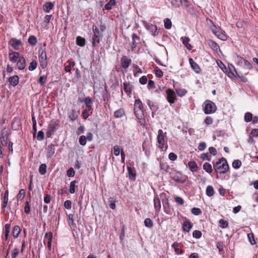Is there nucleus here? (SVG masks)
Listing matches in <instances>:
<instances>
[{
	"instance_id": "1",
	"label": "nucleus",
	"mask_w": 258,
	"mask_h": 258,
	"mask_svg": "<svg viewBox=\"0 0 258 258\" xmlns=\"http://www.w3.org/2000/svg\"><path fill=\"white\" fill-rule=\"evenodd\" d=\"M214 168L220 173H224L228 171L229 166L226 160L222 157L214 165Z\"/></svg>"
},
{
	"instance_id": "2",
	"label": "nucleus",
	"mask_w": 258,
	"mask_h": 258,
	"mask_svg": "<svg viewBox=\"0 0 258 258\" xmlns=\"http://www.w3.org/2000/svg\"><path fill=\"white\" fill-rule=\"evenodd\" d=\"M134 112L136 116L139 119H141L144 116L143 105L140 99H136L134 104Z\"/></svg>"
},
{
	"instance_id": "3",
	"label": "nucleus",
	"mask_w": 258,
	"mask_h": 258,
	"mask_svg": "<svg viewBox=\"0 0 258 258\" xmlns=\"http://www.w3.org/2000/svg\"><path fill=\"white\" fill-rule=\"evenodd\" d=\"M203 109L205 114H209L215 112L217 107L214 103L211 101L207 100L203 104Z\"/></svg>"
},
{
	"instance_id": "4",
	"label": "nucleus",
	"mask_w": 258,
	"mask_h": 258,
	"mask_svg": "<svg viewBox=\"0 0 258 258\" xmlns=\"http://www.w3.org/2000/svg\"><path fill=\"white\" fill-rule=\"evenodd\" d=\"M236 62L240 67L246 71H248L252 68L251 64L241 56H237L236 58Z\"/></svg>"
},
{
	"instance_id": "5",
	"label": "nucleus",
	"mask_w": 258,
	"mask_h": 258,
	"mask_svg": "<svg viewBox=\"0 0 258 258\" xmlns=\"http://www.w3.org/2000/svg\"><path fill=\"white\" fill-rule=\"evenodd\" d=\"M166 134V133H164L162 130H159L158 131L157 142L160 149H163L164 148L165 143Z\"/></svg>"
},
{
	"instance_id": "6",
	"label": "nucleus",
	"mask_w": 258,
	"mask_h": 258,
	"mask_svg": "<svg viewBox=\"0 0 258 258\" xmlns=\"http://www.w3.org/2000/svg\"><path fill=\"white\" fill-rule=\"evenodd\" d=\"M143 24L146 29L148 30L152 35L156 36L158 34V32H157V26L156 25L147 22H144Z\"/></svg>"
},
{
	"instance_id": "7",
	"label": "nucleus",
	"mask_w": 258,
	"mask_h": 258,
	"mask_svg": "<svg viewBox=\"0 0 258 258\" xmlns=\"http://www.w3.org/2000/svg\"><path fill=\"white\" fill-rule=\"evenodd\" d=\"M232 67L233 68V71L231 70V69L230 68V72H231L232 75H233L234 77H236V76L238 77L243 82H246L247 81V78H245V77H244L242 75V74H247L248 73V71H245V72H243H243L238 73V72H237V71H236L235 69L234 68V67L233 66H232Z\"/></svg>"
},
{
	"instance_id": "8",
	"label": "nucleus",
	"mask_w": 258,
	"mask_h": 258,
	"mask_svg": "<svg viewBox=\"0 0 258 258\" xmlns=\"http://www.w3.org/2000/svg\"><path fill=\"white\" fill-rule=\"evenodd\" d=\"M39 59L40 63V66L42 68L44 69L47 67V56L46 52L44 51H42L39 55Z\"/></svg>"
},
{
	"instance_id": "9",
	"label": "nucleus",
	"mask_w": 258,
	"mask_h": 258,
	"mask_svg": "<svg viewBox=\"0 0 258 258\" xmlns=\"http://www.w3.org/2000/svg\"><path fill=\"white\" fill-rule=\"evenodd\" d=\"M172 178L176 182L183 183L187 179V177L185 175H182L180 173H176L172 175Z\"/></svg>"
},
{
	"instance_id": "10",
	"label": "nucleus",
	"mask_w": 258,
	"mask_h": 258,
	"mask_svg": "<svg viewBox=\"0 0 258 258\" xmlns=\"http://www.w3.org/2000/svg\"><path fill=\"white\" fill-rule=\"evenodd\" d=\"M166 94L168 101L170 104L174 103L176 98L175 94L174 92L172 90L168 89L166 90Z\"/></svg>"
},
{
	"instance_id": "11",
	"label": "nucleus",
	"mask_w": 258,
	"mask_h": 258,
	"mask_svg": "<svg viewBox=\"0 0 258 258\" xmlns=\"http://www.w3.org/2000/svg\"><path fill=\"white\" fill-rule=\"evenodd\" d=\"M56 124L54 122H51L49 124L47 131L46 132V136L48 138H50L54 134L56 131Z\"/></svg>"
},
{
	"instance_id": "12",
	"label": "nucleus",
	"mask_w": 258,
	"mask_h": 258,
	"mask_svg": "<svg viewBox=\"0 0 258 258\" xmlns=\"http://www.w3.org/2000/svg\"><path fill=\"white\" fill-rule=\"evenodd\" d=\"M189 62L190 64L191 67L195 73L199 74L201 72V68L193 60L192 58H190L189 59Z\"/></svg>"
},
{
	"instance_id": "13",
	"label": "nucleus",
	"mask_w": 258,
	"mask_h": 258,
	"mask_svg": "<svg viewBox=\"0 0 258 258\" xmlns=\"http://www.w3.org/2000/svg\"><path fill=\"white\" fill-rule=\"evenodd\" d=\"M131 63V59L124 56L121 59V67L124 69H127Z\"/></svg>"
},
{
	"instance_id": "14",
	"label": "nucleus",
	"mask_w": 258,
	"mask_h": 258,
	"mask_svg": "<svg viewBox=\"0 0 258 258\" xmlns=\"http://www.w3.org/2000/svg\"><path fill=\"white\" fill-rule=\"evenodd\" d=\"M17 65L19 70H22L25 69L26 67V60L23 56H21L19 57Z\"/></svg>"
},
{
	"instance_id": "15",
	"label": "nucleus",
	"mask_w": 258,
	"mask_h": 258,
	"mask_svg": "<svg viewBox=\"0 0 258 258\" xmlns=\"http://www.w3.org/2000/svg\"><path fill=\"white\" fill-rule=\"evenodd\" d=\"M47 154L46 156L47 158L51 157L55 153V147L53 144H50L47 146Z\"/></svg>"
},
{
	"instance_id": "16",
	"label": "nucleus",
	"mask_w": 258,
	"mask_h": 258,
	"mask_svg": "<svg viewBox=\"0 0 258 258\" xmlns=\"http://www.w3.org/2000/svg\"><path fill=\"white\" fill-rule=\"evenodd\" d=\"M20 56L17 52H12L9 53V59L12 62H16Z\"/></svg>"
},
{
	"instance_id": "17",
	"label": "nucleus",
	"mask_w": 258,
	"mask_h": 258,
	"mask_svg": "<svg viewBox=\"0 0 258 258\" xmlns=\"http://www.w3.org/2000/svg\"><path fill=\"white\" fill-rule=\"evenodd\" d=\"M154 206L155 210L159 212L161 209L160 200L158 196H155L154 198Z\"/></svg>"
},
{
	"instance_id": "18",
	"label": "nucleus",
	"mask_w": 258,
	"mask_h": 258,
	"mask_svg": "<svg viewBox=\"0 0 258 258\" xmlns=\"http://www.w3.org/2000/svg\"><path fill=\"white\" fill-rule=\"evenodd\" d=\"M186 3H187L186 0H171V4L174 8H178Z\"/></svg>"
},
{
	"instance_id": "19",
	"label": "nucleus",
	"mask_w": 258,
	"mask_h": 258,
	"mask_svg": "<svg viewBox=\"0 0 258 258\" xmlns=\"http://www.w3.org/2000/svg\"><path fill=\"white\" fill-rule=\"evenodd\" d=\"M19 77L17 75L11 77L9 79L10 84L13 86H16L19 83Z\"/></svg>"
},
{
	"instance_id": "20",
	"label": "nucleus",
	"mask_w": 258,
	"mask_h": 258,
	"mask_svg": "<svg viewBox=\"0 0 258 258\" xmlns=\"http://www.w3.org/2000/svg\"><path fill=\"white\" fill-rule=\"evenodd\" d=\"M192 228V225L188 221H185L182 224V230L184 232H188Z\"/></svg>"
},
{
	"instance_id": "21",
	"label": "nucleus",
	"mask_w": 258,
	"mask_h": 258,
	"mask_svg": "<svg viewBox=\"0 0 258 258\" xmlns=\"http://www.w3.org/2000/svg\"><path fill=\"white\" fill-rule=\"evenodd\" d=\"M188 166L191 172H194L197 170L198 166L196 163L195 161H189L188 163Z\"/></svg>"
},
{
	"instance_id": "22",
	"label": "nucleus",
	"mask_w": 258,
	"mask_h": 258,
	"mask_svg": "<svg viewBox=\"0 0 258 258\" xmlns=\"http://www.w3.org/2000/svg\"><path fill=\"white\" fill-rule=\"evenodd\" d=\"M11 45L15 50H18L19 46L21 45V41L19 40L12 39Z\"/></svg>"
},
{
	"instance_id": "23",
	"label": "nucleus",
	"mask_w": 258,
	"mask_h": 258,
	"mask_svg": "<svg viewBox=\"0 0 258 258\" xmlns=\"http://www.w3.org/2000/svg\"><path fill=\"white\" fill-rule=\"evenodd\" d=\"M54 7L53 3L49 2L45 3L43 6V9L46 12H49Z\"/></svg>"
},
{
	"instance_id": "24",
	"label": "nucleus",
	"mask_w": 258,
	"mask_h": 258,
	"mask_svg": "<svg viewBox=\"0 0 258 258\" xmlns=\"http://www.w3.org/2000/svg\"><path fill=\"white\" fill-rule=\"evenodd\" d=\"M139 37H138V36L136 34H134L133 35H132V49H134V48H135L137 46V41H139Z\"/></svg>"
},
{
	"instance_id": "25",
	"label": "nucleus",
	"mask_w": 258,
	"mask_h": 258,
	"mask_svg": "<svg viewBox=\"0 0 258 258\" xmlns=\"http://www.w3.org/2000/svg\"><path fill=\"white\" fill-rule=\"evenodd\" d=\"M206 195L208 197H212L214 194V190L213 187L211 185H208L206 188Z\"/></svg>"
},
{
	"instance_id": "26",
	"label": "nucleus",
	"mask_w": 258,
	"mask_h": 258,
	"mask_svg": "<svg viewBox=\"0 0 258 258\" xmlns=\"http://www.w3.org/2000/svg\"><path fill=\"white\" fill-rule=\"evenodd\" d=\"M76 43L80 46H84L85 44V39L81 36H78L76 38Z\"/></svg>"
},
{
	"instance_id": "27",
	"label": "nucleus",
	"mask_w": 258,
	"mask_h": 258,
	"mask_svg": "<svg viewBox=\"0 0 258 258\" xmlns=\"http://www.w3.org/2000/svg\"><path fill=\"white\" fill-rule=\"evenodd\" d=\"M68 115L70 119L72 121L75 120L78 117L77 115L76 114L75 110L73 109L69 112Z\"/></svg>"
},
{
	"instance_id": "28",
	"label": "nucleus",
	"mask_w": 258,
	"mask_h": 258,
	"mask_svg": "<svg viewBox=\"0 0 258 258\" xmlns=\"http://www.w3.org/2000/svg\"><path fill=\"white\" fill-rule=\"evenodd\" d=\"M8 195H9V191L8 190H7L4 194V201H3V204L2 205V207L3 208H6L7 206L8 202Z\"/></svg>"
},
{
	"instance_id": "29",
	"label": "nucleus",
	"mask_w": 258,
	"mask_h": 258,
	"mask_svg": "<svg viewBox=\"0 0 258 258\" xmlns=\"http://www.w3.org/2000/svg\"><path fill=\"white\" fill-rule=\"evenodd\" d=\"M45 237L48 238V241H47V246L48 248L50 249L51 248V240L52 238V233H46L45 235Z\"/></svg>"
},
{
	"instance_id": "30",
	"label": "nucleus",
	"mask_w": 258,
	"mask_h": 258,
	"mask_svg": "<svg viewBox=\"0 0 258 258\" xmlns=\"http://www.w3.org/2000/svg\"><path fill=\"white\" fill-rule=\"evenodd\" d=\"M124 114V110L122 108H120L114 112V116L116 118L121 117Z\"/></svg>"
},
{
	"instance_id": "31",
	"label": "nucleus",
	"mask_w": 258,
	"mask_h": 258,
	"mask_svg": "<svg viewBox=\"0 0 258 258\" xmlns=\"http://www.w3.org/2000/svg\"><path fill=\"white\" fill-rule=\"evenodd\" d=\"M204 169L209 173H210L212 171V165L209 163H205L203 165Z\"/></svg>"
},
{
	"instance_id": "32",
	"label": "nucleus",
	"mask_w": 258,
	"mask_h": 258,
	"mask_svg": "<svg viewBox=\"0 0 258 258\" xmlns=\"http://www.w3.org/2000/svg\"><path fill=\"white\" fill-rule=\"evenodd\" d=\"M20 231H21V230H20V228L19 226H14L13 230V236L15 238H17L19 236Z\"/></svg>"
},
{
	"instance_id": "33",
	"label": "nucleus",
	"mask_w": 258,
	"mask_h": 258,
	"mask_svg": "<svg viewBox=\"0 0 258 258\" xmlns=\"http://www.w3.org/2000/svg\"><path fill=\"white\" fill-rule=\"evenodd\" d=\"M46 165L45 164H42L39 168V172L40 174L44 175L46 172Z\"/></svg>"
},
{
	"instance_id": "34",
	"label": "nucleus",
	"mask_w": 258,
	"mask_h": 258,
	"mask_svg": "<svg viewBox=\"0 0 258 258\" xmlns=\"http://www.w3.org/2000/svg\"><path fill=\"white\" fill-rule=\"evenodd\" d=\"M101 36H97L93 35L92 37V44L93 46H95L97 44L100 42V38Z\"/></svg>"
},
{
	"instance_id": "35",
	"label": "nucleus",
	"mask_w": 258,
	"mask_h": 258,
	"mask_svg": "<svg viewBox=\"0 0 258 258\" xmlns=\"http://www.w3.org/2000/svg\"><path fill=\"white\" fill-rule=\"evenodd\" d=\"M69 64L65 67V71L67 72L71 73V68L74 67L75 66V62L72 61H68Z\"/></svg>"
},
{
	"instance_id": "36",
	"label": "nucleus",
	"mask_w": 258,
	"mask_h": 258,
	"mask_svg": "<svg viewBox=\"0 0 258 258\" xmlns=\"http://www.w3.org/2000/svg\"><path fill=\"white\" fill-rule=\"evenodd\" d=\"M115 4V0H110L105 6V9L107 10H111L112 7Z\"/></svg>"
},
{
	"instance_id": "37",
	"label": "nucleus",
	"mask_w": 258,
	"mask_h": 258,
	"mask_svg": "<svg viewBox=\"0 0 258 258\" xmlns=\"http://www.w3.org/2000/svg\"><path fill=\"white\" fill-rule=\"evenodd\" d=\"M208 44L211 48L214 50H217L219 48L217 44L212 40H210Z\"/></svg>"
},
{
	"instance_id": "38",
	"label": "nucleus",
	"mask_w": 258,
	"mask_h": 258,
	"mask_svg": "<svg viewBox=\"0 0 258 258\" xmlns=\"http://www.w3.org/2000/svg\"><path fill=\"white\" fill-rule=\"evenodd\" d=\"M164 27L166 29H170L172 26V23L171 20L169 19L166 18L164 20Z\"/></svg>"
},
{
	"instance_id": "39",
	"label": "nucleus",
	"mask_w": 258,
	"mask_h": 258,
	"mask_svg": "<svg viewBox=\"0 0 258 258\" xmlns=\"http://www.w3.org/2000/svg\"><path fill=\"white\" fill-rule=\"evenodd\" d=\"M216 36L222 40H226L227 39V36L220 30H219V32H218Z\"/></svg>"
},
{
	"instance_id": "40",
	"label": "nucleus",
	"mask_w": 258,
	"mask_h": 258,
	"mask_svg": "<svg viewBox=\"0 0 258 258\" xmlns=\"http://www.w3.org/2000/svg\"><path fill=\"white\" fill-rule=\"evenodd\" d=\"M247 237L251 244L253 245L255 244L256 242L254 238V235L252 233H248L247 234Z\"/></svg>"
},
{
	"instance_id": "41",
	"label": "nucleus",
	"mask_w": 258,
	"mask_h": 258,
	"mask_svg": "<svg viewBox=\"0 0 258 258\" xmlns=\"http://www.w3.org/2000/svg\"><path fill=\"white\" fill-rule=\"evenodd\" d=\"M176 92L178 96L182 97L184 96L187 93V91L185 89H178L176 90Z\"/></svg>"
},
{
	"instance_id": "42",
	"label": "nucleus",
	"mask_w": 258,
	"mask_h": 258,
	"mask_svg": "<svg viewBox=\"0 0 258 258\" xmlns=\"http://www.w3.org/2000/svg\"><path fill=\"white\" fill-rule=\"evenodd\" d=\"M123 86L125 92L127 94H130L131 92V85L129 83L125 82L123 83Z\"/></svg>"
},
{
	"instance_id": "43",
	"label": "nucleus",
	"mask_w": 258,
	"mask_h": 258,
	"mask_svg": "<svg viewBox=\"0 0 258 258\" xmlns=\"http://www.w3.org/2000/svg\"><path fill=\"white\" fill-rule=\"evenodd\" d=\"M11 228V225L10 224H6L5 225V236L6 239H8L9 234L10 232V229Z\"/></svg>"
},
{
	"instance_id": "44",
	"label": "nucleus",
	"mask_w": 258,
	"mask_h": 258,
	"mask_svg": "<svg viewBox=\"0 0 258 258\" xmlns=\"http://www.w3.org/2000/svg\"><path fill=\"white\" fill-rule=\"evenodd\" d=\"M76 181H72L70 183V191L71 194H74L75 192Z\"/></svg>"
},
{
	"instance_id": "45",
	"label": "nucleus",
	"mask_w": 258,
	"mask_h": 258,
	"mask_svg": "<svg viewBox=\"0 0 258 258\" xmlns=\"http://www.w3.org/2000/svg\"><path fill=\"white\" fill-rule=\"evenodd\" d=\"M220 226L221 228L224 229L228 227V223L227 221L224 220L223 219H220L219 222Z\"/></svg>"
},
{
	"instance_id": "46",
	"label": "nucleus",
	"mask_w": 258,
	"mask_h": 258,
	"mask_svg": "<svg viewBox=\"0 0 258 258\" xmlns=\"http://www.w3.org/2000/svg\"><path fill=\"white\" fill-rule=\"evenodd\" d=\"M241 166V162L239 160H234L232 163V167L234 168H239Z\"/></svg>"
},
{
	"instance_id": "47",
	"label": "nucleus",
	"mask_w": 258,
	"mask_h": 258,
	"mask_svg": "<svg viewBox=\"0 0 258 258\" xmlns=\"http://www.w3.org/2000/svg\"><path fill=\"white\" fill-rule=\"evenodd\" d=\"M37 65L36 61L35 60H32L29 67V70L31 71L34 70L36 68Z\"/></svg>"
},
{
	"instance_id": "48",
	"label": "nucleus",
	"mask_w": 258,
	"mask_h": 258,
	"mask_svg": "<svg viewBox=\"0 0 258 258\" xmlns=\"http://www.w3.org/2000/svg\"><path fill=\"white\" fill-rule=\"evenodd\" d=\"M145 225L149 228H151L153 226V222L150 218H146L144 221Z\"/></svg>"
},
{
	"instance_id": "49",
	"label": "nucleus",
	"mask_w": 258,
	"mask_h": 258,
	"mask_svg": "<svg viewBox=\"0 0 258 258\" xmlns=\"http://www.w3.org/2000/svg\"><path fill=\"white\" fill-rule=\"evenodd\" d=\"M252 115L250 112H247L245 114L244 120L246 122H249L252 120Z\"/></svg>"
},
{
	"instance_id": "50",
	"label": "nucleus",
	"mask_w": 258,
	"mask_h": 258,
	"mask_svg": "<svg viewBox=\"0 0 258 258\" xmlns=\"http://www.w3.org/2000/svg\"><path fill=\"white\" fill-rule=\"evenodd\" d=\"M28 42L30 44L35 45L37 43L36 38L34 36H31L28 39Z\"/></svg>"
},
{
	"instance_id": "51",
	"label": "nucleus",
	"mask_w": 258,
	"mask_h": 258,
	"mask_svg": "<svg viewBox=\"0 0 258 258\" xmlns=\"http://www.w3.org/2000/svg\"><path fill=\"white\" fill-rule=\"evenodd\" d=\"M92 30L93 31V35L97 36H101V32L99 29L95 25H93L92 27Z\"/></svg>"
},
{
	"instance_id": "52",
	"label": "nucleus",
	"mask_w": 258,
	"mask_h": 258,
	"mask_svg": "<svg viewBox=\"0 0 258 258\" xmlns=\"http://www.w3.org/2000/svg\"><path fill=\"white\" fill-rule=\"evenodd\" d=\"M191 213L195 215H199L202 213V211L200 208H193L191 209Z\"/></svg>"
},
{
	"instance_id": "53",
	"label": "nucleus",
	"mask_w": 258,
	"mask_h": 258,
	"mask_svg": "<svg viewBox=\"0 0 258 258\" xmlns=\"http://www.w3.org/2000/svg\"><path fill=\"white\" fill-rule=\"evenodd\" d=\"M84 103L86 106H92L93 101L92 99L89 97H87L84 100Z\"/></svg>"
},
{
	"instance_id": "54",
	"label": "nucleus",
	"mask_w": 258,
	"mask_h": 258,
	"mask_svg": "<svg viewBox=\"0 0 258 258\" xmlns=\"http://www.w3.org/2000/svg\"><path fill=\"white\" fill-rule=\"evenodd\" d=\"M113 151L114 155L118 156L120 153V147L117 145L114 146L113 149Z\"/></svg>"
},
{
	"instance_id": "55",
	"label": "nucleus",
	"mask_w": 258,
	"mask_h": 258,
	"mask_svg": "<svg viewBox=\"0 0 258 258\" xmlns=\"http://www.w3.org/2000/svg\"><path fill=\"white\" fill-rule=\"evenodd\" d=\"M86 138L85 136H81L79 138V143L82 146H85L86 144Z\"/></svg>"
},
{
	"instance_id": "56",
	"label": "nucleus",
	"mask_w": 258,
	"mask_h": 258,
	"mask_svg": "<svg viewBox=\"0 0 258 258\" xmlns=\"http://www.w3.org/2000/svg\"><path fill=\"white\" fill-rule=\"evenodd\" d=\"M192 236L194 238H200L202 236V233L200 231L195 230L192 233Z\"/></svg>"
},
{
	"instance_id": "57",
	"label": "nucleus",
	"mask_w": 258,
	"mask_h": 258,
	"mask_svg": "<svg viewBox=\"0 0 258 258\" xmlns=\"http://www.w3.org/2000/svg\"><path fill=\"white\" fill-rule=\"evenodd\" d=\"M155 74L156 77L158 78H161L163 75L162 71L157 68L155 69Z\"/></svg>"
},
{
	"instance_id": "58",
	"label": "nucleus",
	"mask_w": 258,
	"mask_h": 258,
	"mask_svg": "<svg viewBox=\"0 0 258 258\" xmlns=\"http://www.w3.org/2000/svg\"><path fill=\"white\" fill-rule=\"evenodd\" d=\"M172 247L174 248L176 253L179 254L181 253V250L178 248V244L177 243H174Z\"/></svg>"
},
{
	"instance_id": "59",
	"label": "nucleus",
	"mask_w": 258,
	"mask_h": 258,
	"mask_svg": "<svg viewBox=\"0 0 258 258\" xmlns=\"http://www.w3.org/2000/svg\"><path fill=\"white\" fill-rule=\"evenodd\" d=\"M19 253V249L15 248L12 251L11 255L13 258H16Z\"/></svg>"
},
{
	"instance_id": "60",
	"label": "nucleus",
	"mask_w": 258,
	"mask_h": 258,
	"mask_svg": "<svg viewBox=\"0 0 258 258\" xmlns=\"http://www.w3.org/2000/svg\"><path fill=\"white\" fill-rule=\"evenodd\" d=\"M46 80H47V78L46 76H41L39 78V80L40 84L41 85H43L45 83Z\"/></svg>"
},
{
	"instance_id": "61",
	"label": "nucleus",
	"mask_w": 258,
	"mask_h": 258,
	"mask_svg": "<svg viewBox=\"0 0 258 258\" xmlns=\"http://www.w3.org/2000/svg\"><path fill=\"white\" fill-rule=\"evenodd\" d=\"M64 207L68 209H70L72 207V202L70 200H67L64 203Z\"/></svg>"
},
{
	"instance_id": "62",
	"label": "nucleus",
	"mask_w": 258,
	"mask_h": 258,
	"mask_svg": "<svg viewBox=\"0 0 258 258\" xmlns=\"http://www.w3.org/2000/svg\"><path fill=\"white\" fill-rule=\"evenodd\" d=\"M75 175V171L73 168H70L67 171V175L69 177H73Z\"/></svg>"
},
{
	"instance_id": "63",
	"label": "nucleus",
	"mask_w": 258,
	"mask_h": 258,
	"mask_svg": "<svg viewBox=\"0 0 258 258\" xmlns=\"http://www.w3.org/2000/svg\"><path fill=\"white\" fill-rule=\"evenodd\" d=\"M175 201L179 205H182L184 203L183 200L181 198L178 197L175 198Z\"/></svg>"
},
{
	"instance_id": "64",
	"label": "nucleus",
	"mask_w": 258,
	"mask_h": 258,
	"mask_svg": "<svg viewBox=\"0 0 258 258\" xmlns=\"http://www.w3.org/2000/svg\"><path fill=\"white\" fill-rule=\"evenodd\" d=\"M37 138L38 141H42L44 139V133L42 131L38 132Z\"/></svg>"
}]
</instances>
